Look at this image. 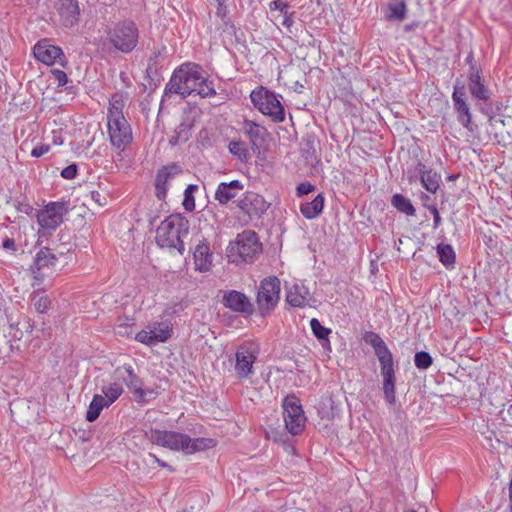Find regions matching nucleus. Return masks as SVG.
Returning <instances> with one entry per match:
<instances>
[{"mask_svg":"<svg viewBox=\"0 0 512 512\" xmlns=\"http://www.w3.org/2000/svg\"><path fill=\"white\" fill-rule=\"evenodd\" d=\"M310 327L313 335L321 342L323 347L330 345L328 337L331 333V329L323 326L317 318L310 320Z\"/></svg>","mask_w":512,"mask_h":512,"instance_id":"nucleus-35","label":"nucleus"},{"mask_svg":"<svg viewBox=\"0 0 512 512\" xmlns=\"http://www.w3.org/2000/svg\"><path fill=\"white\" fill-rule=\"evenodd\" d=\"M243 188L244 185L239 180L221 182L215 191V200L220 204H227L230 200L234 199Z\"/></svg>","mask_w":512,"mask_h":512,"instance_id":"nucleus-25","label":"nucleus"},{"mask_svg":"<svg viewBox=\"0 0 512 512\" xmlns=\"http://www.w3.org/2000/svg\"><path fill=\"white\" fill-rule=\"evenodd\" d=\"M194 264L195 269L199 272H207L211 269L212 266V252L210 250V246L208 241L205 238H202L197 243L194 252Z\"/></svg>","mask_w":512,"mask_h":512,"instance_id":"nucleus-22","label":"nucleus"},{"mask_svg":"<svg viewBox=\"0 0 512 512\" xmlns=\"http://www.w3.org/2000/svg\"><path fill=\"white\" fill-rule=\"evenodd\" d=\"M151 330L156 344L168 341L173 333L172 326L167 322H156Z\"/></svg>","mask_w":512,"mask_h":512,"instance_id":"nucleus-34","label":"nucleus"},{"mask_svg":"<svg viewBox=\"0 0 512 512\" xmlns=\"http://www.w3.org/2000/svg\"><path fill=\"white\" fill-rule=\"evenodd\" d=\"M407 178L410 183L420 181L422 186L430 193L435 194L439 189L441 175L433 169L427 167L422 162H417L413 169L407 172Z\"/></svg>","mask_w":512,"mask_h":512,"instance_id":"nucleus-12","label":"nucleus"},{"mask_svg":"<svg viewBox=\"0 0 512 512\" xmlns=\"http://www.w3.org/2000/svg\"><path fill=\"white\" fill-rule=\"evenodd\" d=\"M472 145L487 144L491 140L489 130H459Z\"/></svg>","mask_w":512,"mask_h":512,"instance_id":"nucleus-32","label":"nucleus"},{"mask_svg":"<svg viewBox=\"0 0 512 512\" xmlns=\"http://www.w3.org/2000/svg\"><path fill=\"white\" fill-rule=\"evenodd\" d=\"M51 74L53 75L58 87L65 86L69 81L67 74L60 69H52Z\"/></svg>","mask_w":512,"mask_h":512,"instance_id":"nucleus-47","label":"nucleus"},{"mask_svg":"<svg viewBox=\"0 0 512 512\" xmlns=\"http://www.w3.org/2000/svg\"><path fill=\"white\" fill-rule=\"evenodd\" d=\"M481 72L482 71L480 67H471V69H469L467 74L468 86L482 80Z\"/></svg>","mask_w":512,"mask_h":512,"instance_id":"nucleus-51","label":"nucleus"},{"mask_svg":"<svg viewBox=\"0 0 512 512\" xmlns=\"http://www.w3.org/2000/svg\"><path fill=\"white\" fill-rule=\"evenodd\" d=\"M91 199L95 201L99 206H104L106 204V198L101 195L98 191H92L90 193Z\"/></svg>","mask_w":512,"mask_h":512,"instance_id":"nucleus-58","label":"nucleus"},{"mask_svg":"<svg viewBox=\"0 0 512 512\" xmlns=\"http://www.w3.org/2000/svg\"><path fill=\"white\" fill-rule=\"evenodd\" d=\"M469 90H470V93L473 96V98H475L476 100H481V101L486 102L490 98V92H489L488 88L485 86L483 80H481L477 83H474V84H470Z\"/></svg>","mask_w":512,"mask_h":512,"instance_id":"nucleus-41","label":"nucleus"},{"mask_svg":"<svg viewBox=\"0 0 512 512\" xmlns=\"http://www.w3.org/2000/svg\"><path fill=\"white\" fill-rule=\"evenodd\" d=\"M58 237H59V241L62 244H68L70 242V238H71L69 232H65L63 230H61L59 232Z\"/></svg>","mask_w":512,"mask_h":512,"instance_id":"nucleus-64","label":"nucleus"},{"mask_svg":"<svg viewBox=\"0 0 512 512\" xmlns=\"http://www.w3.org/2000/svg\"><path fill=\"white\" fill-rule=\"evenodd\" d=\"M177 135L179 136V141L181 143H185L191 137L190 130H176Z\"/></svg>","mask_w":512,"mask_h":512,"instance_id":"nucleus-60","label":"nucleus"},{"mask_svg":"<svg viewBox=\"0 0 512 512\" xmlns=\"http://www.w3.org/2000/svg\"><path fill=\"white\" fill-rule=\"evenodd\" d=\"M124 370L127 377L124 378V382L129 390H131L135 396V399L139 403H146L148 400L147 392L143 389V381L135 374L134 369L131 365L124 366Z\"/></svg>","mask_w":512,"mask_h":512,"instance_id":"nucleus-24","label":"nucleus"},{"mask_svg":"<svg viewBox=\"0 0 512 512\" xmlns=\"http://www.w3.org/2000/svg\"><path fill=\"white\" fill-rule=\"evenodd\" d=\"M107 42L118 52L131 53L138 45L140 31L132 20H123L112 25L106 32Z\"/></svg>","mask_w":512,"mask_h":512,"instance_id":"nucleus-4","label":"nucleus"},{"mask_svg":"<svg viewBox=\"0 0 512 512\" xmlns=\"http://www.w3.org/2000/svg\"><path fill=\"white\" fill-rule=\"evenodd\" d=\"M50 151V145L49 144H41L38 146H35L31 150V156L34 158H39L43 156L44 154L48 153Z\"/></svg>","mask_w":512,"mask_h":512,"instance_id":"nucleus-54","label":"nucleus"},{"mask_svg":"<svg viewBox=\"0 0 512 512\" xmlns=\"http://www.w3.org/2000/svg\"><path fill=\"white\" fill-rule=\"evenodd\" d=\"M68 212V202L51 201L37 213V222L43 230L55 231L63 223V216Z\"/></svg>","mask_w":512,"mask_h":512,"instance_id":"nucleus-9","label":"nucleus"},{"mask_svg":"<svg viewBox=\"0 0 512 512\" xmlns=\"http://www.w3.org/2000/svg\"><path fill=\"white\" fill-rule=\"evenodd\" d=\"M18 211L23 212L25 214H30L33 210L32 206L28 203H19L17 206Z\"/></svg>","mask_w":512,"mask_h":512,"instance_id":"nucleus-62","label":"nucleus"},{"mask_svg":"<svg viewBox=\"0 0 512 512\" xmlns=\"http://www.w3.org/2000/svg\"><path fill=\"white\" fill-rule=\"evenodd\" d=\"M251 143V149L258 156L276 145L278 133L276 130H245Z\"/></svg>","mask_w":512,"mask_h":512,"instance_id":"nucleus-17","label":"nucleus"},{"mask_svg":"<svg viewBox=\"0 0 512 512\" xmlns=\"http://www.w3.org/2000/svg\"><path fill=\"white\" fill-rule=\"evenodd\" d=\"M503 104L501 102H490L483 109L484 113L487 115L489 124L491 126L502 125L506 126L504 116L501 114Z\"/></svg>","mask_w":512,"mask_h":512,"instance_id":"nucleus-30","label":"nucleus"},{"mask_svg":"<svg viewBox=\"0 0 512 512\" xmlns=\"http://www.w3.org/2000/svg\"><path fill=\"white\" fill-rule=\"evenodd\" d=\"M280 294L281 282L277 276H268L260 281L255 302L261 317H268L274 312L280 302Z\"/></svg>","mask_w":512,"mask_h":512,"instance_id":"nucleus-6","label":"nucleus"},{"mask_svg":"<svg viewBox=\"0 0 512 512\" xmlns=\"http://www.w3.org/2000/svg\"><path fill=\"white\" fill-rule=\"evenodd\" d=\"M414 364L419 370H427L433 364V358L427 351H418L414 356Z\"/></svg>","mask_w":512,"mask_h":512,"instance_id":"nucleus-43","label":"nucleus"},{"mask_svg":"<svg viewBox=\"0 0 512 512\" xmlns=\"http://www.w3.org/2000/svg\"><path fill=\"white\" fill-rule=\"evenodd\" d=\"M153 59L150 58L147 68H146V75L147 78H149L151 81H160V75L158 73V67L155 63L152 62Z\"/></svg>","mask_w":512,"mask_h":512,"instance_id":"nucleus-48","label":"nucleus"},{"mask_svg":"<svg viewBox=\"0 0 512 512\" xmlns=\"http://www.w3.org/2000/svg\"><path fill=\"white\" fill-rule=\"evenodd\" d=\"M197 190H198L197 185L190 184L187 186V188L184 191V199H183L182 205H183V208L188 212H192L195 210L194 192Z\"/></svg>","mask_w":512,"mask_h":512,"instance_id":"nucleus-42","label":"nucleus"},{"mask_svg":"<svg viewBox=\"0 0 512 512\" xmlns=\"http://www.w3.org/2000/svg\"><path fill=\"white\" fill-rule=\"evenodd\" d=\"M33 54L39 62L47 66L59 64L66 67L68 64L62 48L51 44L48 39L38 41L33 47Z\"/></svg>","mask_w":512,"mask_h":512,"instance_id":"nucleus-10","label":"nucleus"},{"mask_svg":"<svg viewBox=\"0 0 512 512\" xmlns=\"http://www.w3.org/2000/svg\"><path fill=\"white\" fill-rule=\"evenodd\" d=\"M325 196L319 193L312 201L303 202L300 205V212L308 220L317 218L323 211Z\"/></svg>","mask_w":512,"mask_h":512,"instance_id":"nucleus-26","label":"nucleus"},{"mask_svg":"<svg viewBox=\"0 0 512 512\" xmlns=\"http://www.w3.org/2000/svg\"><path fill=\"white\" fill-rule=\"evenodd\" d=\"M58 258L52 253L48 247H42L35 255L33 264L31 265V272L35 279H43L41 270L44 268L53 267L56 265Z\"/></svg>","mask_w":512,"mask_h":512,"instance_id":"nucleus-21","label":"nucleus"},{"mask_svg":"<svg viewBox=\"0 0 512 512\" xmlns=\"http://www.w3.org/2000/svg\"><path fill=\"white\" fill-rule=\"evenodd\" d=\"M110 142L119 151H124L133 140L132 130H107Z\"/></svg>","mask_w":512,"mask_h":512,"instance_id":"nucleus-28","label":"nucleus"},{"mask_svg":"<svg viewBox=\"0 0 512 512\" xmlns=\"http://www.w3.org/2000/svg\"><path fill=\"white\" fill-rule=\"evenodd\" d=\"M465 62L466 64L469 65V69H471V67H479L476 62H475V59H474V53L473 51H470L468 53V55L466 56L465 58Z\"/></svg>","mask_w":512,"mask_h":512,"instance_id":"nucleus-63","label":"nucleus"},{"mask_svg":"<svg viewBox=\"0 0 512 512\" xmlns=\"http://www.w3.org/2000/svg\"><path fill=\"white\" fill-rule=\"evenodd\" d=\"M54 8L63 27L73 28L79 23L80 7L78 0H55Z\"/></svg>","mask_w":512,"mask_h":512,"instance_id":"nucleus-16","label":"nucleus"},{"mask_svg":"<svg viewBox=\"0 0 512 512\" xmlns=\"http://www.w3.org/2000/svg\"><path fill=\"white\" fill-rule=\"evenodd\" d=\"M2 248L4 250L10 252L11 254H15V252L17 251L15 240L13 238H9V237H6L5 239H3Z\"/></svg>","mask_w":512,"mask_h":512,"instance_id":"nucleus-55","label":"nucleus"},{"mask_svg":"<svg viewBox=\"0 0 512 512\" xmlns=\"http://www.w3.org/2000/svg\"><path fill=\"white\" fill-rule=\"evenodd\" d=\"M319 144L314 133H308L301 142L300 154L305 163L311 167H316L320 163V159L316 153V147Z\"/></svg>","mask_w":512,"mask_h":512,"instance_id":"nucleus-23","label":"nucleus"},{"mask_svg":"<svg viewBox=\"0 0 512 512\" xmlns=\"http://www.w3.org/2000/svg\"><path fill=\"white\" fill-rule=\"evenodd\" d=\"M283 15V21H282V25L286 28H290L293 24H294V13H289L288 11L286 12V14H282Z\"/></svg>","mask_w":512,"mask_h":512,"instance_id":"nucleus-59","label":"nucleus"},{"mask_svg":"<svg viewBox=\"0 0 512 512\" xmlns=\"http://www.w3.org/2000/svg\"><path fill=\"white\" fill-rule=\"evenodd\" d=\"M271 10H278L281 14H286L289 8L288 2L282 1V0H274L270 4Z\"/></svg>","mask_w":512,"mask_h":512,"instance_id":"nucleus-52","label":"nucleus"},{"mask_svg":"<svg viewBox=\"0 0 512 512\" xmlns=\"http://www.w3.org/2000/svg\"><path fill=\"white\" fill-rule=\"evenodd\" d=\"M149 455H150L151 457H153L154 461H155V462H156L160 467H162V468H167V469H168L169 471H171V472H173V471L175 470V469H174L172 466H170L167 462H165V461H163V460H161V459L157 458V456H156V455H154V454H152V453H150Z\"/></svg>","mask_w":512,"mask_h":512,"instance_id":"nucleus-61","label":"nucleus"},{"mask_svg":"<svg viewBox=\"0 0 512 512\" xmlns=\"http://www.w3.org/2000/svg\"><path fill=\"white\" fill-rule=\"evenodd\" d=\"M179 172H181V168L177 163L168 164L157 171L155 178V196L157 199L161 201L166 199L169 180Z\"/></svg>","mask_w":512,"mask_h":512,"instance_id":"nucleus-18","label":"nucleus"},{"mask_svg":"<svg viewBox=\"0 0 512 512\" xmlns=\"http://www.w3.org/2000/svg\"><path fill=\"white\" fill-rule=\"evenodd\" d=\"M311 300H313V296L309 287L303 281L294 283L287 290L286 302L294 308L311 307Z\"/></svg>","mask_w":512,"mask_h":512,"instance_id":"nucleus-19","label":"nucleus"},{"mask_svg":"<svg viewBox=\"0 0 512 512\" xmlns=\"http://www.w3.org/2000/svg\"><path fill=\"white\" fill-rule=\"evenodd\" d=\"M186 443L184 447V454L191 455L197 452L205 451L213 448L216 445V442L212 438H191L186 434Z\"/></svg>","mask_w":512,"mask_h":512,"instance_id":"nucleus-27","label":"nucleus"},{"mask_svg":"<svg viewBox=\"0 0 512 512\" xmlns=\"http://www.w3.org/2000/svg\"><path fill=\"white\" fill-rule=\"evenodd\" d=\"M391 205L400 213L407 216H415L416 209L409 198L402 194L396 193L391 198Z\"/></svg>","mask_w":512,"mask_h":512,"instance_id":"nucleus-31","label":"nucleus"},{"mask_svg":"<svg viewBox=\"0 0 512 512\" xmlns=\"http://www.w3.org/2000/svg\"><path fill=\"white\" fill-rule=\"evenodd\" d=\"M258 349L251 345H241L235 354V372L240 379L253 373V364L257 360Z\"/></svg>","mask_w":512,"mask_h":512,"instance_id":"nucleus-14","label":"nucleus"},{"mask_svg":"<svg viewBox=\"0 0 512 512\" xmlns=\"http://www.w3.org/2000/svg\"><path fill=\"white\" fill-rule=\"evenodd\" d=\"M227 251L232 262L242 260L247 263L252 262L261 253L262 244L255 231L245 230L237 235L234 242L229 244Z\"/></svg>","mask_w":512,"mask_h":512,"instance_id":"nucleus-7","label":"nucleus"},{"mask_svg":"<svg viewBox=\"0 0 512 512\" xmlns=\"http://www.w3.org/2000/svg\"><path fill=\"white\" fill-rule=\"evenodd\" d=\"M147 438L151 443L172 451L184 452L185 444H187L185 433L171 430L151 429Z\"/></svg>","mask_w":512,"mask_h":512,"instance_id":"nucleus-11","label":"nucleus"},{"mask_svg":"<svg viewBox=\"0 0 512 512\" xmlns=\"http://www.w3.org/2000/svg\"><path fill=\"white\" fill-rule=\"evenodd\" d=\"M125 104L121 97H112L109 101L107 113V128H126L129 127L123 114Z\"/></svg>","mask_w":512,"mask_h":512,"instance_id":"nucleus-20","label":"nucleus"},{"mask_svg":"<svg viewBox=\"0 0 512 512\" xmlns=\"http://www.w3.org/2000/svg\"><path fill=\"white\" fill-rule=\"evenodd\" d=\"M223 305L243 316H251L255 312V307L250 298L237 290H229L224 293L222 298Z\"/></svg>","mask_w":512,"mask_h":512,"instance_id":"nucleus-15","label":"nucleus"},{"mask_svg":"<svg viewBox=\"0 0 512 512\" xmlns=\"http://www.w3.org/2000/svg\"><path fill=\"white\" fill-rule=\"evenodd\" d=\"M465 98H466L465 88L463 86L456 85L454 87V91L452 93V99L456 100V99H465Z\"/></svg>","mask_w":512,"mask_h":512,"instance_id":"nucleus-57","label":"nucleus"},{"mask_svg":"<svg viewBox=\"0 0 512 512\" xmlns=\"http://www.w3.org/2000/svg\"><path fill=\"white\" fill-rule=\"evenodd\" d=\"M316 189V186L309 181L301 182L296 187V196L303 197Z\"/></svg>","mask_w":512,"mask_h":512,"instance_id":"nucleus-46","label":"nucleus"},{"mask_svg":"<svg viewBox=\"0 0 512 512\" xmlns=\"http://www.w3.org/2000/svg\"><path fill=\"white\" fill-rule=\"evenodd\" d=\"M282 407L287 431L293 436L301 434L305 429L307 418L299 398L294 394L287 395L282 401Z\"/></svg>","mask_w":512,"mask_h":512,"instance_id":"nucleus-8","label":"nucleus"},{"mask_svg":"<svg viewBox=\"0 0 512 512\" xmlns=\"http://www.w3.org/2000/svg\"><path fill=\"white\" fill-rule=\"evenodd\" d=\"M199 81H203V70L195 63H185L176 68L165 86L164 95H180L186 98L196 91Z\"/></svg>","mask_w":512,"mask_h":512,"instance_id":"nucleus-3","label":"nucleus"},{"mask_svg":"<svg viewBox=\"0 0 512 512\" xmlns=\"http://www.w3.org/2000/svg\"><path fill=\"white\" fill-rule=\"evenodd\" d=\"M454 108L459 115V119L463 126L467 127L471 121V115L469 106L466 103L465 99H456L453 100Z\"/></svg>","mask_w":512,"mask_h":512,"instance_id":"nucleus-38","label":"nucleus"},{"mask_svg":"<svg viewBox=\"0 0 512 512\" xmlns=\"http://www.w3.org/2000/svg\"><path fill=\"white\" fill-rule=\"evenodd\" d=\"M503 132L504 130H501L499 133L496 131L494 133V139L498 144L506 146L512 142V130H506L507 136H505Z\"/></svg>","mask_w":512,"mask_h":512,"instance_id":"nucleus-49","label":"nucleus"},{"mask_svg":"<svg viewBox=\"0 0 512 512\" xmlns=\"http://www.w3.org/2000/svg\"><path fill=\"white\" fill-rule=\"evenodd\" d=\"M101 391L104 395V402L107 403V406L109 407L122 395L123 388L118 383H112L108 386H103Z\"/></svg>","mask_w":512,"mask_h":512,"instance_id":"nucleus-36","label":"nucleus"},{"mask_svg":"<svg viewBox=\"0 0 512 512\" xmlns=\"http://www.w3.org/2000/svg\"><path fill=\"white\" fill-rule=\"evenodd\" d=\"M189 221L180 213L166 217L156 230V244L160 248L175 249L180 255L185 252L183 237L189 233Z\"/></svg>","mask_w":512,"mask_h":512,"instance_id":"nucleus-2","label":"nucleus"},{"mask_svg":"<svg viewBox=\"0 0 512 512\" xmlns=\"http://www.w3.org/2000/svg\"><path fill=\"white\" fill-rule=\"evenodd\" d=\"M436 252L439 261L446 269H454L456 263V253L450 244H438L436 246Z\"/></svg>","mask_w":512,"mask_h":512,"instance_id":"nucleus-29","label":"nucleus"},{"mask_svg":"<svg viewBox=\"0 0 512 512\" xmlns=\"http://www.w3.org/2000/svg\"><path fill=\"white\" fill-rule=\"evenodd\" d=\"M229 152L240 161H246L249 153L248 148L243 141H231L228 145Z\"/></svg>","mask_w":512,"mask_h":512,"instance_id":"nucleus-40","label":"nucleus"},{"mask_svg":"<svg viewBox=\"0 0 512 512\" xmlns=\"http://www.w3.org/2000/svg\"><path fill=\"white\" fill-rule=\"evenodd\" d=\"M424 206L433 215V228L437 229L440 226V224H441V217H440V214H439V211H438L437 207L435 205H426V204H424Z\"/></svg>","mask_w":512,"mask_h":512,"instance_id":"nucleus-53","label":"nucleus"},{"mask_svg":"<svg viewBox=\"0 0 512 512\" xmlns=\"http://www.w3.org/2000/svg\"><path fill=\"white\" fill-rule=\"evenodd\" d=\"M135 340L147 346L156 345L152 330H141L135 335Z\"/></svg>","mask_w":512,"mask_h":512,"instance_id":"nucleus-45","label":"nucleus"},{"mask_svg":"<svg viewBox=\"0 0 512 512\" xmlns=\"http://www.w3.org/2000/svg\"><path fill=\"white\" fill-rule=\"evenodd\" d=\"M250 99L254 107L271 121L280 123L285 119V109L281 103L282 96L260 86L250 93Z\"/></svg>","mask_w":512,"mask_h":512,"instance_id":"nucleus-5","label":"nucleus"},{"mask_svg":"<svg viewBox=\"0 0 512 512\" xmlns=\"http://www.w3.org/2000/svg\"><path fill=\"white\" fill-rule=\"evenodd\" d=\"M31 301L38 313H46L50 307V299L39 291L31 294Z\"/></svg>","mask_w":512,"mask_h":512,"instance_id":"nucleus-39","label":"nucleus"},{"mask_svg":"<svg viewBox=\"0 0 512 512\" xmlns=\"http://www.w3.org/2000/svg\"><path fill=\"white\" fill-rule=\"evenodd\" d=\"M268 437L273 439L274 442H285L286 434L283 431H279L277 429H271L267 433Z\"/></svg>","mask_w":512,"mask_h":512,"instance_id":"nucleus-56","label":"nucleus"},{"mask_svg":"<svg viewBox=\"0 0 512 512\" xmlns=\"http://www.w3.org/2000/svg\"><path fill=\"white\" fill-rule=\"evenodd\" d=\"M237 206L250 220H254L262 218L270 204L262 195L253 191H247L238 201Z\"/></svg>","mask_w":512,"mask_h":512,"instance_id":"nucleus-13","label":"nucleus"},{"mask_svg":"<svg viewBox=\"0 0 512 512\" xmlns=\"http://www.w3.org/2000/svg\"><path fill=\"white\" fill-rule=\"evenodd\" d=\"M77 172H78V166L75 163H73V164H70L62 169L61 176L64 179L71 180L77 176Z\"/></svg>","mask_w":512,"mask_h":512,"instance_id":"nucleus-50","label":"nucleus"},{"mask_svg":"<svg viewBox=\"0 0 512 512\" xmlns=\"http://www.w3.org/2000/svg\"><path fill=\"white\" fill-rule=\"evenodd\" d=\"M388 19L390 20H403L406 17L407 13V5L404 0H401L397 3H390L388 5Z\"/></svg>","mask_w":512,"mask_h":512,"instance_id":"nucleus-37","label":"nucleus"},{"mask_svg":"<svg viewBox=\"0 0 512 512\" xmlns=\"http://www.w3.org/2000/svg\"><path fill=\"white\" fill-rule=\"evenodd\" d=\"M199 82L200 83L197 84L196 91L194 93L201 96L202 98L211 97L216 94L213 83L208 81L204 75H203V81H199Z\"/></svg>","mask_w":512,"mask_h":512,"instance_id":"nucleus-44","label":"nucleus"},{"mask_svg":"<svg viewBox=\"0 0 512 512\" xmlns=\"http://www.w3.org/2000/svg\"><path fill=\"white\" fill-rule=\"evenodd\" d=\"M363 340L370 345L380 364V374L383 378L382 390L386 403L395 405L396 403V367L393 354L385 341L374 331H367L363 335Z\"/></svg>","mask_w":512,"mask_h":512,"instance_id":"nucleus-1","label":"nucleus"},{"mask_svg":"<svg viewBox=\"0 0 512 512\" xmlns=\"http://www.w3.org/2000/svg\"><path fill=\"white\" fill-rule=\"evenodd\" d=\"M108 407L107 403L104 402L103 395L96 394L93 396L92 401L90 402L87 412H86V420L88 422H94L100 415L101 411Z\"/></svg>","mask_w":512,"mask_h":512,"instance_id":"nucleus-33","label":"nucleus"}]
</instances>
